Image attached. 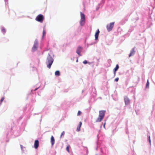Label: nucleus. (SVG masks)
<instances>
[{
    "instance_id": "23",
    "label": "nucleus",
    "mask_w": 155,
    "mask_h": 155,
    "mask_svg": "<svg viewBox=\"0 0 155 155\" xmlns=\"http://www.w3.org/2000/svg\"><path fill=\"white\" fill-rule=\"evenodd\" d=\"M83 63L84 64H86L87 63V61L86 60H84L83 61Z\"/></svg>"
},
{
    "instance_id": "16",
    "label": "nucleus",
    "mask_w": 155,
    "mask_h": 155,
    "mask_svg": "<svg viewBox=\"0 0 155 155\" xmlns=\"http://www.w3.org/2000/svg\"><path fill=\"white\" fill-rule=\"evenodd\" d=\"M149 80H147V83H146V88H149Z\"/></svg>"
},
{
    "instance_id": "20",
    "label": "nucleus",
    "mask_w": 155,
    "mask_h": 155,
    "mask_svg": "<svg viewBox=\"0 0 155 155\" xmlns=\"http://www.w3.org/2000/svg\"><path fill=\"white\" fill-rule=\"evenodd\" d=\"M2 31L4 33H5V29L4 28H3L2 29Z\"/></svg>"
},
{
    "instance_id": "6",
    "label": "nucleus",
    "mask_w": 155,
    "mask_h": 155,
    "mask_svg": "<svg viewBox=\"0 0 155 155\" xmlns=\"http://www.w3.org/2000/svg\"><path fill=\"white\" fill-rule=\"evenodd\" d=\"M38 42L37 41H35L34 42V45L32 49V51H35L37 49V48L38 47Z\"/></svg>"
},
{
    "instance_id": "4",
    "label": "nucleus",
    "mask_w": 155,
    "mask_h": 155,
    "mask_svg": "<svg viewBox=\"0 0 155 155\" xmlns=\"http://www.w3.org/2000/svg\"><path fill=\"white\" fill-rule=\"evenodd\" d=\"M81 19L80 23L81 26H83L85 22V16L84 15L82 12L80 13Z\"/></svg>"
},
{
    "instance_id": "10",
    "label": "nucleus",
    "mask_w": 155,
    "mask_h": 155,
    "mask_svg": "<svg viewBox=\"0 0 155 155\" xmlns=\"http://www.w3.org/2000/svg\"><path fill=\"white\" fill-rule=\"evenodd\" d=\"M135 50H134V48H133L132 49L131 51H130V54L129 55V57H131L132 56L134 55V54H135Z\"/></svg>"
},
{
    "instance_id": "22",
    "label": "nucleus",
    "mask_w": 155,
    "mask_h": 155,
    "mask_svg": "<svg viewBox=\"0 0 155 155\" xmlns=\"http://www.w3.org/2000/svg\"><path fill=\"white\" fill-rule=\"evenodd\" d=\"M118 80L119 78H117L115 79L114 81L117 82L118 81Z\"/></svg>"
},
{
    "instance_id": "1",
    "label": "nucleus",
    "mask_w": 155,
    "mask_h": 155,
    "mask_svg": "<svg viewBox=\"0 0 155 155\" xmlns=\"http://www.w3.org/2000/svg\"><path fill=\"white\" fill-rule=\"evenodd\" d=\"M106 111L105 110H101L99 111L98 117L96 120V122H101L104 118Z\"/></svg>"
},
{
    "instance_id": "7",
    "label": "nucleus",
    "mask_w": 155,
    "mask_h": 155,
    "mask_svg": "<svg viewBox=\"0 0 155 155\" xmlns=\"http://www.w3.org/2000/svg\"><path fill=\"white\" fill-rule=\"evenodd\" d=\"M124 100L126 105H128L130 104V100L127 97L125 96L124 97Z\"/></svg>"
},
{
    "instance_id": "17",
    "label": "nucleus",
    "mask_w": 155,
    "mask_h": 155,
    "mask_svg": "<svg viewBox=\"0 0 155 155\" xmlns=\"http://www.w3.org/2000/svg\"><path fill=\"white\" fill-rule=\"evenodd\" d=\"M64 134H65V132H64V131H63L61 134L60 136V138H62V136H63V137L64 136Z\"/></svg>"
},
{
    "instance_id": "27",
    "label": "nucleus",
    "mask_w": 155,
    "mask_h": 155,
    "mask_svg": "<svg viewBox=\"0 0 155 155\" xmlns=\"http://www.w3.org/2000/svg\"><path fill=\"white\" fill-rule=\"evenodd\" d=\"M37 88H36V89L35 90H35H37Z\"/></svg>"
},
{
    "instance_id": "18",
    "label": "nucleus",
    "mask_w": 155,
    "mask_h": 155,
    "mask_svg": "<svg viewBox=\"0 0 155 155\" xmlns=\"http://www.w3.org/2000/svg\"><path fill=\"white\" fill-rule=\"evenodd\" d=\"M66 150L68 152H69V146H68L66 148Z\"/></svg>"
},
{
    "instance_id": "28",
    "label": "nucleus",
    "mask_w": 155,
    "mask_h": 155,
    "mask_svg": "<svg viewBox=\"0 0 155 155\" xmlns=\"http://www.w3.org/2000/svg\"><path fill=\"white\" fill-rule=\"evenodd\" d=\"M78 60H77V62H78Z\"/></svg>"
},
{
    "instance_id": "19",
    "label": "nucleus",
    "mask_w": 155,
    "mask_h": 155,
    "mask_svg": "<svg viewBox=\"0 0 155 155\" xmlns=\"http://www.w3.org/2000/svg\"><path fill=\"white\" fill-rule=\"evenodd\" d=\"M81 114V112L80 110L78 111V114H77V115L78 116L80 115Z\"/></svg>"
},
{
    "instance_id": "21",
    "label": "nucleus",
    "mask_w": 155,
    "mask_h": 155,
    "mask_svg": "<svg viewBox=\"0 0 155 155\" xmlns=\"http://www.w3.org/2000/svg\"><path fill=\"white\" fill-rule=\"evenodd\" d=\"M4 97H2V98H1V100H0V102L1 103L4 100Z\"/></svg>"
},
{
    "instance_id": "13",
    "label": "nucleus",
    "mask_w": 155,
    "mask_h": 155,
    "mask_svg": "<svg viewBox=\"0 0 155 155\" xmlns=\"http://www.w3.org/2000/svg\"><path fill=\"white\" fill-rule=\"evenodd\" d=\"M82 122L81 121L80 123H79V126H78L77 127V131H80V129H81V127L82 125Z\"/></svg>"
},
{
    "instance_id": "9",
    "label": "nucleus",
    "mask_w": 155,
    "mask_h": 155,
    "mask_svg": "<svg viewBox=\"0 0 155 155\" xmlns=\"http://www.w3.org/2000/svg\"><path fill=\"white\" fill-rule=\"evenodd\" d=\"M39 146V141L38 140H35L34 143V146L35 149H37Z\"/></svg>"
},
{
    "instance_id": "24",
    "label": "nucleus",
    "mask_w": 155,
    "mask_h": 155,
    "mask_svg": "<svg viewBox=\"0 0 155 155\" xmlns=\"http://www.w3.org/2000/svg\"><path fill=\"white\" fill-rule=\"evenodd\" d=\"M45 34V31L44 30H43V35H44Z\"/></svg>"
},
{
    "instance_id": "2",
    "label": "nucleus",
    "mask_w": 155,
    "mask_h": 155,
    "mask_svg": "<svg viewBox=\"0 0 155 155\" xmlns=\"http://www.w3.org/2000/svg\"><path fill=\"white\" fill-rule=\"evenodd\" d=\"M53 61L54 60L53 58L50 56L48 57L46 63L47 65V67L49 69L51 68V65L53 62Z\"/></svg>"
},
{
    "instance_id": "14",
    "label": "nucleus",
    "mask_w": 155,
    "mask_h": 155,
    "mask_svg": "<svg viewBox=\"0 0 155 155\" xmlns=\"http://www.w3.org/2000/svg\"><path fill=\"white\" fill-rule=\"evenodd\" d=\"M119 68V66L118 64H117L115 68L114 69V75H115L116 72L117 70Z\"/></svg>"
},
{
    "instance_id": "11",
    "label": "nucleus",
    "mask_w": 155,
    "mask_h": 155,
    "mask_svg": "<svg viewBox=\"0 0 155 155\" xmlns=\"http://www.w3.org/2000/svg\"><path fill=\"white\" fill-rule=\"evenodd\" d=\"M99 33V30L98 29L95 35V40H97V39Z\"/></svg>"
},
{
    "instance_id": "15",
    "label": "nucleus",
    "mask_w": 155,
    "mask_h": 155,
    "mask_svg": "<svg viewBox=\"0 0 155 155\" xmlns=\"http://www.w3.org/2000/svg\"><path fill=\"white\" fill-rule=\"evenodd\" d=\"M55 74L56 76H59L60 75V71H56L55 72Z\"/></svg>"
},
{
    "instance_id": "26",
    "label": "nucleus",
    "mask_w": 155,
    "mask_h": 155,
    "mask_svg": "<svg viewBox=\"0 0 155 155\" xmlns=\"http://www.w3.org/2000/svg\"><path fill=\"white\" fill-rule=\"evenodd\" d=\"M149 142H150V137H149Z\"/></svg>"
},
{
    "instance_id": "12",
    "label": "nucleus",
    "mask_w": 155,
    "mask_h": 155,
    "mask_svg": "<svg viewBox=\"0 0 155 155\" xmlns=\"http://www.w3.org/2000/svg\"><path fill=\"white\" fill-rule=\"evenodd\" d=\"M51 141L52 145L53 146L55 140L53 136H52L51 137Z\"/></svg>"
},
{
    "instance_id": "8",
    "label": "nucleus",
    "mask_w": 155,
    "mask_h": 155,
    "mask_svg": "<svg viewBox=\"0 0 155 155\" xmlns=\"http://www.w3.org/2000/svg\"><path fill=\"white\" fill-rule=\"evenodd\" d=\"M81 50L82 48L81 47H78L76 51V53L80 56H81L80 53L81 52Z\"/></svg>"
},
{
    "instance_id": "3",
    "label": "nucleus",
    "mask_w": 155,
    "mask_h": 155,
    "mask_svg": "<svg viewBox=\"0 0 155 155\" xmlns=\"http://www.w3.org/2000/svg\"><path fill=\"white\" fill-rule=\"evenodd\" d=\"M35 20L40 23H42L44 20V16L42 14L38 15L35 18Z\"/></svg>"
},
{
    "instance_id": "5",
    "label": "nucleus",
    "mask_w": 155,
    "mask_h": 155,
    "mask_svg": "<svg viewBox=\"0 0 155 155\" xmlns=\"http://www.w3.org/2000/svg\"><path fill=\"white\" fill-rule=\"evenodd\" d=\"M114 22H113L110 23V24H108L107 25L106 28L108 31H110L112 30L114 26Z\"/></svg>"
},
{
    "instance_id": "25",
    "label": "nucleus",
    "mask_w": 155,
    "mask_h": 155,
    "mask_svg": "<svg viewBox=\"0 0 155 155\" xmlns=\"http://www.w3.org/2000/svg\"><path fill=\"white\" fill-rule=\"evenodd\" d=\"M105 123L104 124V127H105Z\"/></svg>"
}]
</instances>
